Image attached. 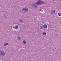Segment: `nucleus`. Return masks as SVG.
I'll use <instances>...</instances> for the list:
<instances>
[{
    "instance_id": "nucleus-1",
    "label": "nucleus",
    "mask_w": 61,
    "mask_h": 61,
    "mask_svg": "<svg viewBox=\"0 0 61 61\" xmlns=\"http://www.w3.org/2000/svg\"><path fill=\"white\" fill-rule=\"evenodd\" d=\"M43 3H44L43 2L40 0H39L36 3V4L37 5H42Z\"/></svg>"
},
{
    "instance_id": "nucleus-2",
    "label": "nucleus",
    "mask_w": 61,
    "mask_h": 61,
    "mask_svg": "<svg viewBox=\"0 0 61 61\" xmlns=\"http://www.w3.org/2000/svg\"><path fill=\"white\" fill-rule=\"evenodd\" d=\"M0 55H5V54L4 52H2V51H1V52L0 51Z\"/></svg>"
},
{
    "instance_id": "nucleus-3",
    "label": "nucleus",
    "mask_w": 61,
    "mask_h": 61,
    "mask_svg": "<svg viewBox=\"0 0 61 61\" xmlns=\"http://www.w3.org/2000/svg\"><path fill=\"white\" fill-rule=\"evenodd\" d=\"M22 10H25L26 12L28 11V9H27V8H26V9H25V8H24L22 9Z\"/></svg>"
},
{
    "instance_id": "nucleus-4",
    "label": "nucleus",
    "mask_w": 61,
    "mask_h": 61,
    "mask_svg": "<svg viewBox=\"0 0 61 61\" xmlns=\"http://www.w3.org/2000/svg\"><path fill=\"white\" fill-rule=\"evenodd\" d=\"M43 27L45 28H47V25H44L43 26Z\"/></svg>"
},
{
    "instance_id": "nucleus-5",
    "label": "nucleus",
    "mask_w": 61,
    "mask_h": 61,
    "mask_svg": "<svg viewBox=\"0 0 61 61\" xmlns=\"http://www.w3.org/2000/svg\"><path fill=\"white\" fill-rule=\"evenodd\" d=\"M58 15L59 16H61V13H58Z\"/></svg>"
},
{
    "instance_id": "nucleus-6",
    "label": "nucleus",
    "mask_w": 61,
    "mask_h": 61,
    "mask_svg": "<svg viewBox=\"0 0 61 61\" xmlns=\"http://www.w3.org/2000/svg\"><path fill=\"white\" fill-rule=\"evenodd\" d=\"M52 13H53V14H54L55 13V10H53L52 11H51Z\"/></svg>"
},
{
    "instance_id": "nucleus-7",
    "label": "nucleus",
    "mask_w": 61,
    "mask_h": 61,
    "mask_svg": "<svg viewBox=\"0 0 61 61\" xmlns=\"http://www.w3.org/2000/svg\"><path fill=\"white\" fill-rule=\"evenodd\" d=\"M8 43H5L4 44V46H7V45H8Z\"/></svg>"
},
{
    "instance_id": "nucleus-8",
    "label": "nucleus",
    "mask_w": 61,
    "mask_h": 61,
    "mask_svg": "<svg viewBox=\"0 0 61 61\" xmlns=\"http://www.w3.org/2000/svg\"><path fill=\"white\" fill-rule=\"evenodd\" d=\"M42 34L43 35H46V33L45 32H43L42 33Z\"/></svg>"
},
{
    "instance_id": "nucleus-9",
    "label": "nucleus",
    "mask_w": 61,
    "mask_h": 61,
    "mask_svg": "<svg viewBox=\"0 0 61 61\" xmlns=\"http://www.w3.org/2000/svg\"><path fill=\"white\" fill-rule=\"evenodd\" d=\"M20 22H23V20L22 19L20 20Z\"/></svg>"
},
{
    "instance_id": "nucleus-10",
    "label": "nucleus",
    "mask_w": 61,
    "mask_h": 61,
    "mask_svg": "<svg viewBox=\"0 0 61 61\" xmlns=\"http://www.w3.org/2000/svg\"><path fill=\"white\" fill-rule=\"evenodd\" d=\"M23 43H24V44H25L26 43V41H23Z\"/></svg>"
},
{
    "instance_id": "nucleus-11",
    "label": "nucleus",
    "mask_w": 61,
    "mask_h": 61,
    "mask_svg": "<svg viewBox=\"0 0 61 61\" xmlns=\"http://www.w3.org/2000/svg\"><path fill=\"white\" fill-rule=\"evenodd\" d=\"M18 28V26L16 25V27L15 28V29H17Z\"/></svg>"
},
{
    "instance_id": "nucleus-12",
    "label": "nucleus",
    "mask_w": 61,
    "mask_h": 61,
    "mask_svg": "<svg viewBox=\"0 0 61 61\" xmlns=\"http://www.w3.org/2000/svg\"><path fill=\"white\" fill-rule=\"evenodd\" d=\"M18 39H20V37H18Z\"/></svg>"
},
{
    "instance_id": "nucleus-13",
    "label": "nucleus",
    "mask_w": 61,
    "mask_h": 61,
    "mask_svg": "<svg viewBox=\"0 0 61 61\" xmlns=\"http://www.w3.org/2000/svg\"><path fill=\"white\" fill-rule=\"evenodd\" d=\"M60 1H61V0H60Z\"/></svg>"
}]
</instances>
